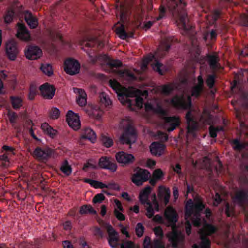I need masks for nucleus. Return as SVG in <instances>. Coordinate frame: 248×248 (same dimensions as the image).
I'll return each instance as SVG.
<instances>
[{
    "label": "nucleus",
    "mask_w": 248,
    "mask_h": 248,
    "mask_svg": "<svg viewBox=\"0 0 248 248\" xmlns=\"http://www.w3.org/2000/svg\"><path fill=\"white\" fill-rule=\"evenodd\" d=\"M107 232L108 234V240L109 245L112 248H119L121 244L119 243L118 232L111 225L108 226Z\"/></svg>",
    "instance_id": "13"
},
{
    "label": "nucleus",
    "mask_w": 248,
    "mask_h": 248,
    "mask_svg": "<svg viewBox=\"0 0 248 248\" xmlns=\"http://www.w3.org/2000/svg\"><path fill=\"white\" fill-rule=\"evenodd\" d=\"M151 177L150 172L146 170L138 168L131 177V181L137 186H140L149 180Z\"/></svg>",
    "instance_id": "10"
},
{
    "label": "nucleus",
    "mask_w": 248,
    "mask_h": 248,
    "mask_svg": "<svg viewBox=\"0 0 248 248\" xmlns=\"http://www.w3.org/2000/svg\"><path fill=\"white\" fill-rule=\"evenodd\" d=\"M151 191L152 188L150 186H147L140 191L139 197L141 204L146 207L147 216L149 218H152L154 216L155 211H159V204L155 196H154L152 202L149 199Z\"/></svg>",
    "instance_id": "3"
},
{
    "label": "nucleus",
    "mask_w": 248,
    "mask_h": 248,
    "mask_svg": "<svg viewBox=\"0 0 248 248\" xmlns=\"http://www.w3.org/2000/svg\"><path fill=\"white\" fill-rule=\"evenodd\" d=\"M40 69L44 74L48 77H51L53 75V70L50 64L42 63L40 66Z\"/></svg>",
    "instance_id": "38"
},
{
    "label": "nucleus",
    "mask_w": 248,
    "mask_h": 248,
    "mask_svg": "<svg viewBox=\"0 0 248 248\" xmlns=\"http://www.w3.org/2000/svg\"><path fill=\"white\" fill-rule=\"evenodd\" d=\"M120 17L123 21L126 19L127 16L128 10L124 5H121L120 6Z\"/></svg>",
    "instance_id": "51"
},
{
    "label": "nucleus",
    "mask_w": 248,
    "mask_h": 248,
    "mask_svg": "<svg viewBox=\"0 0 248 248\" xmlns=\"http://www.w3.org/2000/svg\"><path fill=\"white\" fill-rule=\"evenodd\" d=\"M175 88L173 83H170L159 86L157 90L161 94L169 95L174 90Z\"/></svg>",
    "instance_id": "35"
},
{
    "label": "nucleus",
    "mask_w": 248,
    "mask_h": 248,
    "mask_svg": "<svg viewBox=\"0 0 248 248\" xmlns=\"http://www.w3.org/2000/svg\"><path fill=\"white\" fill-rule=\"evenodd\" d=\"M100 140L103 145L106 148H109L113 145V139L105 134L101 135Z\"/></svg>",
    "instance_id": "40"
},
{
    "label": "nucleus",
    "mask_w": 248,
    "mask_h": 248,
    "mask_svg": "<svg viewBox=\"0 0 248 248\" xmlns=\"http://www.w3.org/2000/svg\"><path fill=\"white\" fill-rule=\"evenodd\" d=\"M71 172L72 168L68 164V161L66 160H63V173L68 176Z\"/></svg>",
    "instance_id": "48"
},
{
    "label": "nucleus",
    "mask_w": 248,
    "mask_h": 248,
    "mask_svg": "<svg viewBox=\"0 0 248 248\" xmlns=\"http://www.w3.org/2000/svg\"><path fill=\"white\" fill-rule=\"evenodd\" d=\"M52 151L49 149L42 150L40 147H37L33 151V156L39 161H46L52 155Z\"/></svg>",
    "instance_id": "22"
},
{
    "label": "nucleus",
    "mask_w": 248,
    "mask_h": 248,
    "mask_svg": "<svg viewBox=\"0 0 248 248\" xmlns=\"http://www.w3.org/2000/svg\"><path fill=\"white\" fill-rule=\"evenodd\" d=\"M115 157L117 161L119 163L122 164L123 166L131 164L135 160L133 155L124 151H120L117 153Z\"/></svg>",
    "instance_id": "17"
},
{
    "label": "nucleus",
    "mask_w": 248,
    "mask_h": 248,
    "mask_svg": "<svg viewBox=\"0 0 248 248\" xmlns=\"http://www.w3.org/2000/svg\"><path fill=\"white\" fill-rule=\"evenodd\" d=\"M60 115V111L56 108H52L49 111L48 116L50 119H57Z\"/></svg>",
    "instance_id": "43"
},
{
    "label": "nucleus",
    "mask_w": 248,
    "mask_h": 248,
    "mask_svg": "<svg viewBox=\"0 0 248 248\" xmlns=\"http://www.w3.org/2000/svg\"><path fill=\"white\" fill-rule=\"evenodd\" d=\"M164 216L169 222L173 224H175L178 220L177 214L172 207H168L166 208Z\"/></svg>",
    "instance_id": "25"
},
{
    "label": "nucleus",
    "mask_w": 248,
    "mask_h": 248,
    "mask_svg": "<svg viewBox=\"0 0 248 248\" xmlns=\"http://www.w3.org/2000/svg\"><path fill=\"white\" fill-rule=\"evenodd\" d=\"M154 232L156 237H158V239H162L163 238L164 233L160 227H155L154 229Z\"/></svg>",
    "instance_id": "57"
},
{
    "label": "nucleus",
    "mask_w": 248,
    "mask_h": 248,
    "mask_svg": "<svg viewBox=\"0 0 248 248\" xmlns=\"http://www.w3.org/2000/svg\"><path fill=\"white\" fill-rule=\"evenodd\" d=\"M144 248H153V243L151 242V239L148 236H146L144 238L143 243Z\"/></svg>",
    "instance_id": "59"
},
{
    "label": "nucleus",
    "mask_w": 248,
    "mask_h": 248,
    "mask_svg": "<svg viewBox=\"0 0 248 248\" xmlns=\"http://www.w3.org/2000/svg\"><path fill=\"white\" fill-rule=\"evenodd\" d=\"M163 176V173L160 169L155 170L153 173V177L157 180L160 179Z\"/></svg>",
    "instance_id": "63"
},
{
    "label": "nucleus",
    "mask_w": 248,
    "mask_h": 248,
    "mask_svg": "<svg viewBox=\"0 0 248 248\" xmlns=\"http://www.w3.org/2000/svg\"><path fill=\"white\" fill-rule=\"evenodd\" d=\"M18 28L16 34L17 37L22 40H29L30 38V34L25 25L23 24L18 23Z\"/></svg>",
    "instance_id": "27"
},
{
    "label": "nucleus",
    "mask_w": 248,
    "mask_h": 248,
    "mask_svg": "<svg viewBox=\"0 0 248 248\" xmlns=\"http://www.w3.org/2000/svg\"><path fill=\"white\" fill-rule=\"evenodd\" d=\"M158 196L160 199L163 200L165 205L168 204L170 196V192L169 188L160 186Z\"/></svg>",
    "instance_id": "30"
},
{
    "label": "nucleus",
    "mask_w": 248,
    "mask_h": 248,
    "mask_svg": "<svg viewBox=\"0 0 248 248\" xmlns=\"http://www.w3.org/2000/svg\"><path fill=\"white\" fill-rule=\"evenodd\" d=\"M80 214H91L95 215L96 214V211L91 205H84L82 206L79 210Z\"/></svg>",
    "instance_id": "41"
},
{
    "label": "nucleus",
    "mask_w": 248,
    "mask_h": 248,
    "mask_svg": "<svg viewBox=\"0 0 248 248\" xmlns=\"http://www.w3.org/2000/svg\"><path fill=\"white\" fill-rule=\"evenodd\" d=\"M216 78V75L215 74L208 75L206 83L209 88L212 89L214 86Z\"/></svg>",
    "instance_id": "47"
},
{
    "label": "nucleus",
    "mask_w": 248,
    "mask_h": 248,
    "mask_svg": "<svg viewBox=\"0 0 248 248\" xmlns=\"http://www.w3.org/2000/svg\"><path fill=\"white\" fill-rule=\"evenodd\" d=\"M117 33L119 34V37L123 40H124L129 37L132 36V35L129 36L126 32L124 25H122L120 27L117 29Z\"/></svg>",
    "instance_id": "42"
},
{
    "label": "nucleus",
    "mask_w": 248,
    "mask_h": 248,
    "mask_svg": "<svg viewBox=\"0 0 248 248\" xmlns=\"http://www.w3.org/2000/svg\"><path fill=\"white\" fill-rule=\"evenodd\" d=\"M121 248H134L135 245L131 241H124L121 245Z\"/></svg>",
    "instance_id": "58"
},
{
    "label": "nucleus",
    "mask_w": 248,
    "mask_h": 248,
    "mask_svg": "<svg viewBox=\"0 0 248 248\" xmlns=\"http://www.w3.org/2000/svg\"><path fill=\"white\" fill-rule=\"evenodd\" d=\"M109 84L110 86L116 92L120 91L122 87L121 84L116 79H110L109 81Z\"/></svg>",
    "instance_id": "50"
},
{
    "label": "nucleus",
    "mask_w": 248,
    "mask_h": 248,
    "mask_svg": "<svg viewBox=\"0 0 248 248\" xmlns=\"http://www.w3.org/2000/svg\"><path fill=\"white\" fill-rule=\"evenodd\" d=\"M12 107L15 109H19L23 105V100L18 96H11L10 97Z\"/></svg>",
    "instance_id": "36"
},
{
    "label": "nucleus",
    "mask_w": 248,
    "mask_h": 248,
    "mask_svg": "<svg viewBox=\"0 0 248 248\" xmlns=\"http://www.w3.org/2000/svg\"><path fill=\"white\" fill-rule=\"evenodd\" d=\"M24 18L31 29H35L37 27L38 24V20L33 16L31 12L26 11L25 13Z\"/></svg>",
    "instance_id": "29"
},
{
    "label": "nucleus",
    "mask_w": 248,
    "mask_h": 248,
    "mask_svg": "<svg viewBox=\"0 0 248 248\" xmlns=\"http://www.w3.org/2000/svg\"><path fill=\"white\" fill-rule=\"evenodd\" d=\"M221 10L216 9L212 12V17L214 21H216L219 18L221 15Z\"/></svg>",
    "instance_id": "61"
},
{
    "label": "nucleus",
    "mask_w": 248,
    "mask_h": 248,
    "mask_svg": "<svg viewBox=\"0 0 248 248\" xmlns=\"http://www.w3.org/2000/svg\"><path fill=\"white\" fill-rule=\"evenodd\" d=\"M214 201L213 205L215 206H217L222 202V198L218 193H216L215 197L214 198Z\"/></svg>",
    "instance_id": "62"
},
{
    "label": "nucleus",
    "mask_w": 248,
    "mask_h": 248,
    "mask_svg": "<svg viewBox=\"0 0 248 248\" xmlns=\"http://www.w3.org/2000/svg\"><path fill=\"white\" fill-rule=\"evenodd\" d=\"M186 3L184 0H170L167 4L168 9L176 22L180 24L184 30H187L189 26L187 25L188 19L185 7Z\"/></svg>",
    "instance_id": "1"
},
{
    "label": "nucleus",
    "mask_w": 248,
    "mask_h": 248,
    "mask_svg": "<svg viewBox=\"0 0 248 248\" xmlns=\"http://www.w3.org/2000/svg\"><path fill=\"white\" fill-rule=\"evenodd\" d=\"M162 239H155L153 242V248H165V244Z\"/></svg>",
    "instance_id": "52"
},
{
    "label": "nucleus",
    "mask_w": 248,
    "mask_h": 248,
    "mask_svg": "<svg viewBox=\"0 0 248 248\" xmlns=\"http://www.w3.org/2000/svg\"><path fill=\"white\" fill-rule=\"evenodd\" d=\"M93 232L94 236L98 238H102L104 236V232L101 229L97 226L93 228Z\"/></svg>",
    "instance_id": "54"
},
{
    "label": "nucleus",
    "mask_w": 248,
    "mask_h": 248,
    "mask_svg": "<svg viewBox=\"0 0 248 248\" xmlns=\"http://www.w3.org/2000/svg\"><path fill=\"white\" fill-rule=\"evenodd\" d=\"M205 205L201 201L194 203L191 199L187 201L186 205L185 215L190 217L192 215L200 216L201 212L205 208Z\"/></svg>",
    "instance_id": "9"
},
{
    "label": "nucleus",
    "mask_w": 248,
    "mask_h": 248,
    "mask_svg": "<svg viewBox=\"0 0 248 248\" xmlns=\"http://www.w3.org/2000/svg\"><path fill=\"white\" fill-rule=\"evenodd\" d=\"M85 46L82 47L88 54L92 63H95L97 60V56L96 54V48L101 45V42L96 37H88L84 41L83 44Z\"/></svg>",
    "instance_id": "5"
},
{
    "label": "nucleus",
    "mask_w": 248,
    "mask_h": 248,
    "mask_svg": "<svg viewBox=\"0 0 248 248\" xmlns=\"http://www.w3.org/2000/svg\"><path fill=\"white\" fill-rule=\"evenodd\" d=\"M167 13V8L163 5H161L159 8V15L158 16L154 18L153 21H149L145 24V27L147 29H150L153 25L154 23L156 21H159L166 17Z\"/></svg>",
    "instance_id": "28"
},
{
    "label": "nucleus",
    "mask_w": 248,
    "mask_h": 248,
    "mask_svg": "<svg viewBox=\"0 0 248 248\" xmlns=\"http://www.w3.org/2000/svg\"><path fill=\"white\" fill-rule=\"evenodd\" d=\"M135 95V92H129L128 91L126 90L124 93H122L118 94L119 99L124 105H127L130 107L135 104L138 107H142L143 104V100L142 97L140 96H137L135 98L134 102L129 98L130 97L134 96Z\"/></svg>",
    "instance_id": "7"
},
{
    "label": "nucleus",
    "mask_w": 248,
    "mask_h": 248,
    "mask_svg": "<svg viewBox=\"0 0 248 248\" xmlns=\"http://www.w3.org/2000/svg\"><path fill=\"white\" fill-rule=\"evenodd\" d=\"M19 53L17 43L14 40L8 41L5 44V54L7 58L12 61H15Z\"/></svg>",
    "instance_id": "11"
},
{
    "label": "nucleus",
    "mask_w": 248,
    "mask_h": 248,
    "mask_svg": "<svg viewBox=\"0 0 248 248\" xmlns=\"http://www.w3.org/2000/svg\"><path fill=\"white\" fill-rule=\"evenodd\" d=\"M74 92L78 93L77 98V102L80 106L83 107L87 103V94L84 90L78 88H75Z\"/></svg>",
    "instance_id": "31"
},
{
    "label": "nucleus",
    "mask_w": 248,
    "mask_h": 248,
    "mask_svg": "<svg viewBox=\"0 0 248 248\" xmlns=\"http://www.w3.org/2000/svg\"><path fill=\"white\" fill-rule=\"evenodd\" d=\"M15 11L13 9L10 8L5 12V14L3 16L4 23L6 24H10L13 21V18L15 16Z\"/></svg>",
    "instance_id": "37"
},
{
    "label": "nucleus",
    "mask_w": 248,
    "mask_h": 248,
    "mask_svg": "<svg viewBox=\"0 0 248 248\" xmlns=\"http://www.w3.org/2000/svg\"><path fill=\"white\" fill-rule=\"evenodd\" d=\"M63 65H64V71L70 75H75L79 72L80 64L76 60L72 58L68 59L63 63Z\"/></svg>",
    "instance_id": "12"
},
{
    "label": "nucleus",
    "mask_w": 248,
    "mask_h": 248,
    "mask_svg": "<svg viewBox=\"0 0 248 248\" xmlns=\"http://www.w3.org/2000/svg\"><path fill=\"white\" fill-rule=\"evenodd\" d=\"M26 57L31 60H37L42 55V50L37 46H29L25 50Z\"/></svg>",
    "instance_id": "20"
},
{
    "label": "nucleus",
    "mask_w": 248,
    "mask_h": 248,
    "mask_svg": "<svg viewBox=\"0 0 248 248\" xmlns=\"http://www.w3.org/2000/svg\"><path fill=\"white\" fill-rule=\"evenodd\" d=\"M153 111L155 113L164 117L163 119L168 132L172 131L180 125V119L176 116H166L167 112L160 104H157L154 107Z\"/></svg>",
    "instance_id": "4"
},
{
    "label": "nucleus",
    "mask_w": 248,
    "mask_h": 248,
    "mask_svg": "<svg viewBox=\"0 0 248 248\" xmlns=\"http://www.w3.org/2000/svg\"><path fill=\"white\" fill-rule=\"evenodd\" d=\"M144 229V227L141 223L139 222L136 225L135 232L138 237H141L143 235Z\"/></svg>",
    "instance_id": "46"
},
{
    "label": "nucleus",
    "mask_w": 248,
    "mask_h": 248,
    "mask_svg": "<svg viewBox=\"0 0 248 248\" xmlns=\"http://www.w3.org/2000/svg\"><path fill=\"white\" fill-rule=\"evenodd\" d=\"M207 60L210 67L213 70L216 71L221 68V65L219 63V58L217 54L208 55Z\"/></svg>",
    "instance_id": "24"
},
{
    "label": "nucleus",
    "mask_w": 248,
    "mask_h": 248,
    "mask_svg": "<svg viewBox=\"0 0 248 248\" xmlns=\"http://www.w3.org/2000/svg\"><path fill=\"white\" fill-rule=\"evenodd\" d=\"M66 120L69 126L74 130H77L81 126L79 116L72 110H69L66 115Z\"/></svg>",
    "instance_id": "16"
},
{
    "label": "nucleus",
    "mask_w": 248,
    "mask_h": 248,
    "mask_svg": "<svg viewBox=\"0 0 248 248\" xmlns=\"http://www.w3.org/2000/svg\"><path fill=\"white\" fill-rule=\"evenodd\" d=\"M105 198V197L102 193H98L93 198V202L94 203H101Z\"/></svg>",
    "instance_id": "55"
},
{
    "label": "nucleus",
    "mask_w": 248,
    "mask_h": 248,
    "mask_svg": "<svg viewBox=\"0 0 248 248\" xmlns=\"http://www.w3.org/2000/svg\"><path fill=\"white\" fill-rule=\"evenodd\" d=\"M114 215L118 220L120 221H124L125 220L124 215L117 209H115Z\"/></svg>",
    "instance_id": "64"
},
{
    "label": "nucleus",
    "mask_w": 248,
    "mask_h": 248,
    "mask_svg": "<svg viewBox=\"0 0 248 248\" xmlns=\"http://www.w3.org/2000/svg\"><path fill=\"white\" fill-rule=\"evenodd\" d=\"M172 41V39L170 37L167 38L161 41L158 49L162 53V55H165L169 51L171 46Z\"/></svg>",
    "instance_id": "32"
},
{
    "label": "nucleus",
    "mask_w": 248,
    "mask_h": 248,
    "mask_svg": "<svg viewBox=\"0 0 248 248\" xmlns=\"http://www.w3.org/2000/svg\"><path fill=\"white\" fill-rule=\"evenodd\" d=\"M165 145L159 142L154 141L150 146L151 153L154 155L159 156L164 152Z\"/></svg>",
    "instance_id": "23"
},
{
    "label": "nucleus",
    "mask_w": 248,
    "mask_h": 248,
    "mask_svg": "<svg viewBox=\"0 0 248 248\" xmlns=\"http://www.w3.org/2000/svg\"><path fill=\"white\" fill-rule=\"evenodd\" d=\"M233 199L240 206H244L246 202L248 201V190L247 189H241L237 190Z\"/></svg>",
    "instance_id": "21"
},
{
    "label": "nucleus",
    "mask_w": 248,
    "mask_h": 248,
    "mask_svg": "<svg viewBox=\"0 0 248 248\" xmlns=\"http://www.w3.org/2000/svg\"><path fill=\"white\" fill-rule=\"evenodd\" d=\"M119 128L123 130L120 138L122 144L131 145L136 141L137 138V131L129 119H122L119 123Z\"/></svg>",
    "instance_id": "2"
},
{
    "label": "nucleus",
    "mask_w": 248,
    "mask_h": 248,
    "mask_svg": "<svg viewBox=\"0 0 248 248\" xmlns=\"http://www.w3.org/2000/svg\"><path fill=\"white\" fill-rule=\"evenodd\" d=\"M230 142L235 151H240L245 148V144L241 142L238 139L231 140Z\"/></svg>",
    "instance_id": "39"
},
{
    "label": "nucleus",
    "mask_w": 248,
    "mask_h": 248,
    "mask_svg": "<svg viewBox=\"0 0 248 248\" xmlns=\"http://www.w3.org/2000/svg\"><path fill=\"white\" fill-rule=\"evenodd\" d=\"M203 229L205 233V235L201 236V242L199 244H193L192 246L193 248H211V242L207 236H210L215 233L217 231V228L214 225L206 222L204 223Z\"/></svg>",
    "instance_id": "6"
},
{
    "label": "nucleus",
    "mask_w": 248,
    "mask_h": 248,
    "mask_svg": "<svg viewBox=\"0 0 248 248\" xmlns=\"http://www.w3.org/2000/svg\"><path fill=\"white\" fill-rule=\"evenodd\" d=\"M202 88L197 85L194 86L192 89L191 95L196 97H199L202 91Z\"/></svg>",
    "instance_id": "53"
},
{
    "label": "nucleus",
    "mask_w": 248,
    "mask_h": 248,
    "mask_svg": "<svg viewBox=\"0 0 248 248\" xmlns=\"http://www.w3.org/2000/svg\"><path fill=\"white\" fill-rule=\"evenodd\" d=\"M115 73L121 78L126 80L127 81H131L137 79L135 75L130 72L128 70H117Z\"/></svg>",
    "instance_id": "26"
},
{
    "label": "nucleus",
    "mask_w": 248,
    "mask_h": 248,
    "mask_svg": "<svg viewBox=\"0 0 248 248\" xmlns=\"http://www.w3.org/2000/svg\"><path fill=\"white\" fill-rule=\"evenodd\" d=\"M225 214L228 217H232L234 214V209L230 206L229 203H226L225 205Z\"/></svg>",
    "instance_id": "56"
},
{
    "label": "nucleus",
    "mask_w": 248,
    "mask_h": 248,
    "mask_svg": "<svg viewBox=\"0 0 248 248\" xmlns=\"http://www.w3.org/2000/svg\"><path fill=\"white\" fill-rule=\"evenodd\" d=\"M98 165L102 169L108 170L112 172H115L117 169V165L115 161L111 157L103 156L100 158Z\"/></svg>",
    "instance_id": "14"
},
{
    "label": "nucleus",
    "mask_w": 248,
    "mask_h": 248,
    "mask_svg": "<svg viewBox=\"0 0 248 248\" xmlns=\"http://www.w3.org/2000/svg\"><path fill=\"white\" fill-rule=\"evenodd\" d=\"M170 103L177 109H190L191 107V97L189 95L185 97L184 95H176L170 100Z\"/></svg>",
    "instance_id": "8"
},
{
    "label": "nucleus",
    "mask_w": 248,
    "mask_h": 248,
    "mask_svg": "<svg viewBox=\"0 0 248 248\" xmlns=\"http://www.w3.org/2000/svg\"><path fill=\"white\" fill-rule=\"evenodd\" d=\"M37 93V89L35 86L31 85L28 94V99L30 100H33L34 99Z\"/></svg>",
    "instance_id": "49"
},
{
    "label": "nucleus",
    "mask_w": 248,
    "mask_h": 248,
    "mask_svg": "<svg viewBox=\"0 0 248 248\" xmlns=\"http://www.w3.org/2000/svg\"><path fill=\"white\" fill-rule=\"evenodd\" d=\"M186 119L187 123V133L194 136L196 131L198 129V125L190 110L186 112Z\"/></svg>",
    "instance_id": "19"
},
{
    "label": "nucleus",
    "mask_w": 248,
    "mask_h": 248,
    "mask_svg": "<svg viewBox=\"0 0 248 248\" xmlns=\"http://www.w3.org/2000/svg\"><path fill=\"white\" fill-rule=\"evenodd\" d=\"M41 128L45 134L51 138H54L58 133L56 130L54 129L46 123H43L41 125Z\"/></svg>",
    "instance_id": "33"
},
{
    "label": "nucleus",
    "mask_w": 248,
    "mask_h": 248,
    "mask_svg": "<svg viewBox=\"0 0 248 248\" xmlns=\"http://www.w3.org/2000/svg\"><path fill=\"white\" fill-rule=\"evenodd\" d=\"M100 102L102 104H104L106 107H108L111 104V101L108 96L106 93H103L100 95Z\"/></svg>",
    "instance_id": "44"
},
{
    "label": "nucleus",
    "mask_w": 248,
    "mask_h": 248,
    "mask_svg": "<svg viewBox=\"0 0 248 248\" xmlns=\"http://www.w3.org/2000/svg\"><path fill=\"white\" fill-rule=\"evenodd\" d=\"M81 138L83 139H88L93 143L96 140V134L90 128H84L82 132Z\"/></svg>",
    "instance_id": "34"
},
{
    "label": "nucleus",
    "mask_w": 248,
    "mask_h": 248,
    "mask_svg": "<svg viewBox=\"0 0 248 248\" xmlns=\"http://www.w3.org/2000/svg\"><path fill=\"white\" fill-rule=\"evenodd\" d=\"M107 64L111 68H119L123 65L122 62L118 60H109Z\"/></svg>",
    "instance_id": "45"
},
{
    "label": "nucleus",
    "mask_w": 248,
    "mask_h": 248,
    "mask_svg": "<svg viewBox=\"0 0 248 248\" xmlns=\"http://www.w3.org/2000/svg\"><path fill=\"white\" fill-rule=\"evenodd\" d=\"M9 122L12 123H15L16 120L17 118V115L15 112H9L7 114Z\"/></svg>",
    "instance_id": "60"
},
{
    "label": "nucleus",
    "mask_w": 248,
    "mask_h": 248,
    "mask_svg": "<svg viewBox=\"0 0 248 248\" xmlns=\"http://www.w3.org/2000/svg\"><path fill=\"white\" fill-rule=\"evenodd\" d=\"M168 237L173 248H178L184 240V236L177 230H173L168 235Z\"/></svg>",
    "instance_id": "18"
},
{
    "label": "nucleus",
    "mask_w": 248,
    "mask_h": 248,
    "mask_svg": "<svg viewBox=\"0 0 248 248\" xmlns=\"http://www.w3.org/2000/svg\"><path fill=\"white\" fill-rule=\"evenodd\" d=\"M40 94L45 99H51L54 97L56 89L54 85L46 82L39 87Z\"/></svg>",
    "instance_id": "15"
}]
</instances>
